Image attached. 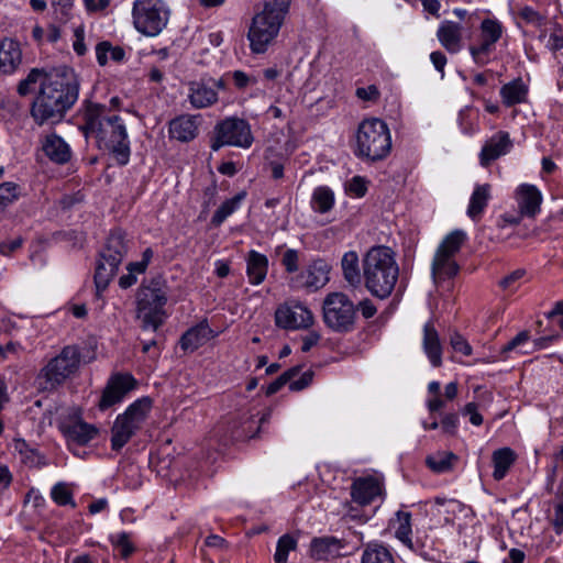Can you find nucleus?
<instances>
[{
  "mask_svg": "<svg viewBox=\"0 0 563 563\" xmlns=\"http://www.w3.org/2000/svg\"><path fill=\"white\" fill-rule=\"evenodd\" d=\"M80 130L93 139L99 150L114 154L121 165L130 158V141L123 120L103 104L89 103L82 113Z\"/></svg>",
  "mask_w": 563,
  "mask_h": 563,
  "instance_id": "f257e3e1",
  "label": "nucleus"
},
{
  "mask_svg": "<svg viewBox=\"0 0 563 563\" xmlns=\"http://www.w3.org/2000/svg\"><path fill=\"white\" fill-rule=\"evenodd\" d=\"M78 99V85L71 71L56 69L48 73L32 104V117L38 124L59 121Z\"/></svg>",
  "mask_w": 563,
  "mask_h": 563,
  "instance_id": "f03ea898",
  "label": "nucleus"
},
{
  "mask_svg": "<svg viewBox=\"0 0 563 563\" xmlns=\"http://www.w3.org/2000/svg\"><path fill=\"white\" fill-rule=\"evenodd\" d=\"M399 267L391 249L372 247L363 258V278L366 289L379 299L390 296L398 280Z\"/></svg>",
  "mask_w": 563,
  "mask_h": 563,
  "instance_id": "7ed1b4c3",
  "label": "nucleus"
},
{
  "mask_svg": "<svg viewBox=\"0 0 563 563\" xmlns=\"http://www.w3.org/2000/svg\"><path fill=\"white\" fill-rule=\"evenodd\" d=\"M291 0H264L263 10L256 13L250 25L247 38L254 54H263L278 36L289 12Z\"/></svg>",
  "mask_w": 563,
  "mask_h": 563,
  "instance_id": "20e7f679",
  "label": "nucleus"
},
{
  "mask_svg": "<svg viewBox=\"0 0 563 563\" xmlns=\"http://www.w3.org/2000/svg\"><path fill=\"white\" fill-rule=\"evenodd\" d=\"M391 134L385 121L367 118L360 122L355 132L354 155L365 162H379L391 152Z\"/></svg>",
  "mask_w": 563,
  "mask_h": 563,
  "instance_id": "39448f33",
  "label": "nucleus"
},
{
  "mask_svg": "<svg viewBox=\"0 0 563 563\" xmlns=\"http://www.w3.org/2000/svg\"><path fill=\"white\" fill-rule=\"evenodd\" d=\"M167 292L159 282L152 280L142 285L136 296V317L141 320L143 330L157 331L167 317L165 306Z\"/></svg>",
  "mask_w": 563,
  "mask_h": 563,
  "instance_id": "423d86ee",
  "label": "nucleus"
},
{
  "mask_svg": "<svg viewBox=\"0 0 563 563\" xmlns=\"http://www.w3.org/2000/svg\"><path fill=\"white\" fill-rule=\"evenodd\" d=\"M322 321L334 333H351L356 329V306L345 292L331 291L322 300Z\"/></svg>",
  "mask_w": 563,
  "mask_h": 563,
  "instance_id": "0eeeda50",
  "label": "nucleus"
},
{
  "mask_svg": "<svg viewBox=\"0 0 563 563\" xmlns=\"http://www.w3.org/2000/svg\"><path fill=\"white\" fill-rule=\"evenodd\" d=\"M170 11L164 0H134L132 22L134 29L148 37L157 36L166 27Z\"/></svg>",
  "mask_w": 563,
  "mask_h": 563,
  "instance_id": "6e6552de",
  "label": "nucleus"
},
{
  "mask_svg": "<svg viewBox=\"0 0 563 563\" xmlns=\"http://www.w3.org/2000/svg\"><path fill=\"white\" fill-rule=\"evenodd\" d=\"M152 408L148 397L132 402L123 413L119 415L111 429V448L121 450L130 439L141 429Z\"/></svg>",
  "mask_w": 563,
  "mask_h": 563,
  "instance_id": "1a4fd4ad",
  "label": "nucleus"
},
{
  "mask_svg": "<svg viewBox=\"0 0 563 563\" xmlns=\"http://www.w3.org/2000/svg\"><path fill=\"white\" fill-rule=\"evenodd\" d=\"M126 252L124 234L121 231L112 232L107 239L96 267L95 284L98 290L108 287L111 279L117 275Z\"/></svg>",
  "mask_w": 563,
  "mask_h": 563,
  "instance_id": "9d476101",
  "label": "nucleus"
},
{
  "mask_svg": "<svg viewBox=\"0 0 563 563\" xmlns=\"http://www.w3.org/2000/svg\"><path fill=\"white\" fill-rule=\"evenodd\" d=\"M253 142L250 123L238 117H228L216 124L210 147L214 152L223 146L250 148Z\"/></svg>",
  "mask_w": 563,
  "mask_h": 563,
  "instance_id": "9b49d317",
  "label": "nucleus"
},
{
  "mask_svg": "<svg viewBox=\"0 0 563 563\" xmlns=\"http://www.w3.org/2000/svg\"><path fill=\"white\" fill-rule=\"evenodd\" d=\"M79 364V349L76 345H67L40 371L38 378L44 379L45 389H54L69 378L78 369Z\"/></svg>",
  "mask_w": 563,
  "mask_h": 563,
  "instance_id": "f8f14e48",
  "label": "nucleus"
},
{
  "mask_svg": "<svg viewBox=\"0 0 563 563\" xmlns=\"http://www.w3.org/2000/svg\"><path fill=\"white\" fill-rule=\"evenodd\" d=\"M478 30V42L471 45L468 51L475 64L484 66L488 64L496 43L505 33V27L496 18H486L481 22Z\"/></svg>",
  "mask_w": 563,
  "mask_h": 563,
  "instance_id": "ddd939ff",
  "label": "nucleus"
},
{
  "mask_svg": "<svg viewBox=\"0 0 563 563\" xmlns=\"http://www.w3.org/2000/svg\"><path fill=\"white\" fill-rule=\"evenodd\" d=\"M331 266L321 258L313 260L296 276L291 277L289 285L296 289H306L309 292L318 291L330 280Z\"/></svg>",
  "mask_w": 563,
  "mask_h": 563,
  "instance_id": "4468645a",
  "label": "nucleus"
},
{
  "mask_svg": "<svg viewBox=\"0 0 563 563\" xmlns=\"http://www.w3.org/2000/svg\"><path fill=\"white\" fill-rule=\"evenodd\" d=\"M275 322L286 330L307 329L314 322L311 310L301 302L285 303L275 311Z\"/></svg>",
  "mask_w": 563,
  "mask_h": 563,
  "instance_id": "2eb2a0df",
  "label": "nucleus"
},
{
  "mask_svg": "<svg viewBox=\"0 0 563 563\" xmlns=\"http://www.w3.org/2000/svg\"><path fill=\"white\" fill-rule=\"evenodd\" d=\"M135 384L136 380L130 374L112 375L102 391L98 404L99 408L106 410L121 402L125 395L135 387Z\"/></svg>",
  "mask_w": 563,
  "mask_h": 563,
  "instance_id": "dca6fc26",
  "label": "nucleus"
},
{
  "mask_svg": "<svg viewBox=\"0 0 563 563\" xmlns=\"http://www.w3.org/2000/svg\"><path fill=\"white\" fill-rule=\"evenodd\" d=\"M514 146L510 134L506 131H498L492 135L483 145L478 158L483 167H488L494 161L507 155Z\"/></svg>",
  "mask_w": 563,
  "mask_h": 563,
  "instance_id": "f3484780",
  "label": "nucleus"
},
{
  "mask_svg": "<svg viewBox=\"0 0 563 563\" xmlns=\"http://www.w3.org/2000/svg\"><path fill=\"white\" fill-rule=\"evenodd\" d=\"M59 429L68 445H86L98 435V429L80 419L67 420L60 423Z\"/></svg>",
  "mask_w": 563,
  "mask_h": 563,
  "instance_id": "a211bd4d",
  "label": "nucleus"
},
{
  "mask_svg": "<svg viewBox=\"0 0 563 563\" xmlns=\"http://www.w3.org/2000/svg\"><path fill=\"white\" fill-rule=\"evenodd\" d=\"M542 199L534 185L522 184L516 189V201L522 217L534 218L540 212Z\"/></svg>",
  "mask_w": 563,
  "mask_h": 563,
  "instance_id": "6ab92c4d",
  "label": "nucleus"
},
{
  "mask_svg": "<svg viewBox=\"0 0 563 563\" xmlns=\"http://www.w3.org/2000/svg\"><path fill=\"white\" fill-rule=\"evenodd\" d=\"M383 494V484L375 477H361L354 481L351 488L353 501L368 505Z\"/></svg>",
  "mask_w": 563,
  "mask_h": 563,
  "instance_id": "aec40b11",
  "label": "nucleus"
},
{
  "mask_svg": "<svg viewBox=\"0 0 563 563\" xmlns=\"http://www.w3.org/2000/svg\"><path fill=\"white\" fill-rule=\"evenodd\" d=\"M199 117L181 114L169 122V135L179 142H190L198 135Z\"/></svg>",
  "mask_w": 563,
  "mask_h": 563,
  "instance_id": "412c9836",
  "label": "nucleus"
},
{
  "mask_svg": "<svg viewBox=\"0 0 563 563\" xmlns=\"http://www.w3.org/2000/svg\"><path fill=\"white\" fill-rule=\"evenodd\" d=\"M22 62V49L20 43L13 38L5 37L0 41V74L10 75L14 73Z\"/></svg>",
  "mask_w": 563,
  "mask_h": 563,
  "instance_id": "4be33fe9",
  "label": "nucleus"
},
{
  "mask_svg": "<svg viewBox=\"0 0 563 563\" xmlns=\"http://www.w3.org/2000/svg\"><path fill=\"white\" fill-rule=\"evenodd\" d=\"M344 548L342 540L333 536L313 538L310 543V556L318 561H327L341 555Z\"/></svg>",
  "mask_w": 563,
  "mask_h": 563,
  "instance_id": "5701e85b",
  "label": "nucleus"
},
{
  "mask_svg": "<svg viewBox=\"0 0 563 563\" xmlns=\"http://www.w3.org/2000/svg\"><path fill=\"white\" fill-rule=\"evenodd\" d=\"M437 37L441 45L451 54L462 49L463 26L453 21H443L437 31Z\"/></svg>",
  "mask_w": 563,
  "mask_h": 563,
  "instance_id": "b1692460",
  "label": "nucleus"
},
{
  "mask_svg": "<svg viewBox=\"0 0 563 563\" xmlns=\"http://www.w3.org/2000/svg\"><path fill=\"white\" fill-rule=\"evenodd\" d=\"M499 95L503 104L507 108H511L528 101L529 86L521 77H518L503 85Z\"/></svg>",
  "mask_w": 563,
  "mask_h": 563,
  "instance_id": "393cba45",
  "label": "nucleus"
},
{
  "mask_svg": "<svg viewBox=\"0 0 563 563\" xmlns=\"http://www.w3.org/2000/svg\"><path fill=\"white\" fill-rule=\"evenodd\" d=\"M245 262L249 283L254 286L261 285L265 280L268 272L267 256L255 250H251L245 257Z\"/></svg>",
  "mask_w": 563,
  "mask_h": 563,
  "instance_id": "a878e982",
  "label": "nucleus"
},
{
  "mask_svg": "<svg viewBox=\"0 0 563 563\" xmlns=\"http://www.w3.org/2000/svg\"><path fill=\"white\" fill-rule=\"evenodd\" d=\"M422 346L431 365L440 367L442 365V345L432 322H427L423 327Z\"/></svg>",
  "mask_w": 563,
  "mask_h": 563,
  "instance_id": "bb28decb",
  "label": "nucleus"
},
{
  "mask_svg": "<svg viewBox=\"0 0 563 563\" xmlns=\"http://www.w3.org/2000/svg\"><path fill=\"white\" fill-rule=\"evenodd\" d=\"M188 98L194 108L203 109L218 101V92L205 81H194L189 86Z\"/></svg>",
  "mask_w": 563,
  "mask_h": 563,
  "instance_id": "cd10ccee",
  "label": "nucleus"
},
{
  "mask_svg": "<svg viewBox=\"0 0 563 563\" xmlns=\"http://www.w3.org/2000/svg\"><path fill=\"white\" fill-rule=\"evenodd\" d=\"M213 338V331L207 322H200L187 330L180 338V347L195 351Z\"/></svg>",
  "mask_w": 563,
  "mask_h": 563,
  "instance_id": "c85d7f7f",
  "label": "nucleus"
},
{
  "mask_svg": "<svg viewBox=\"0 0 563 563\" xmlns=\"http://www.w3.org/2000/svg\"><path fill=\"white\" fill-rule=\"evenodd\" d=\"M492 198V186L489 184L476 185L466 210L467 216L473 221L481 220L488 202Z\"/></svg>",
  "mask_w": 563,
  "mask_h": 563,
  "instance_id": "c756f323",
  "label": "nucleus"
},
{
  "mask_svg": "<svg viewBox=\"0 0 563 563\" xmlns=\"http://www.w3.org/2000/svg\"><path fill=\"white\" fill-rule=\"evenodd\" d=\"M43 151L51 161L57 164L67 163L71 156L69 145L56 134L46 136L43 142Z\"/></svg>",
  "mask_w": 563,
  "mask_h": 563,
  "instance_id": "7c9ffc66",
  "label": "nucleus"
},
{
  "mask_svg": "<svg viewBox=\"0 0 563 563\" xmlns=\"http://www.w3.org/2000/svg\"><path fill=\"white\" fill-rule=\"evenodd\" d=\"M390 528L395 530V537L407 548L412 549L411 514L398 510L389 521Z\"/></svg>",
  "mask_w": 563,
  "mask_h": 563,
  "instance_id": "2f4dec72",
  "label": "nucleus"
},
{
  "mask_svg": "<svg viewBox=\"0 0 563 563\" xmlns=\"http://www.w3.org/2000/svg\"><path fill=\"white\" fill-rule=\"evenodd\" d=\"M341 268L344 280L352 287L357 288L362 283V274L358 265V255L355 251H349L343 254Z\"/></svg>",
  "mask_w": 563,
  "mask_h": 563,
  "instance_id": "473e14b6",
  "label": "nucleus"
},
{
  "mask_svg": "<svg viewBox=\"0 0 563 563\" xmlns=\"http://www.w3.org/2000/svg\"><path fill=\"white\" fill-rule=\"evenodd\" d=\"M492 461L494 465L493 477L501 481L516 461V453L510 448H501L493 452Z\"/></svg>",
  "mask_w": 563,
  "mask_h": 563,
  "instance_id": "72a5a7b5",
  "label": "nucleus"
},
{
  "mask_svg": "<svg viewBox=\"0 0 563 563\" xmlns=\"http://www.w3.org/2000/svg\"><path fill=\"white\" fill-rule=\"evenodd\" d=\"M96 58L99 66L103 67L109 60L114 63L125 62L126 52L121 46H114L109 41H102L96 45Z\"/></svg>",
  "mask_w": 563,
  "mask_h": 563,
  "instance_id": "f704fd0d",
  "label": "nucleus"
},
{
  "mask_svg": "<svg viewBox=\"0 0 563 563\" xmlns=\"http://www.w3.org/2000/svg\"><path fill=\"white\" fill-rule=\"evenodd\" d=\"M431 272L434 280L452 278L459 273V265L454 257L434 254Z\"/></svg>",
  "mask_w": 563,
  "mask_h": 563,
  "instance_id": "c9c22d12",
  "label": "nucleus"
},
{
  "mask_svg": "<svg viewBox=\"0 0 563 563\" xmlns=\"http://www.w3.org/2000/svg\"><path fill=\"white\" fill-rule=\"evenodd\" d=\"M479 399L482 402L478 401H470L465 404L460 412L463 417H467L470 420V423L474 427H479L484 422V418L482 413L479 412V409L484 407L485 404H490L493 401V394L488 390H484L479 395Z\"/></svg>",
  "mask_w": 563,
  "mask_h": 563,
  "instance_id": "e433bc0d",
  "label": "nucleus"
},
{
  "mask_svg": "<svg viewBox=\"0 0 563 563\" xmlns=\"http://www.w3.org/2000/svg\"><path fill=\"white\" fill-rule=\"evenodd\" d=\"M456 461L457 456L448 451H439L426 457L427 466L437 474L452 471Z\"/></svg>",
  "mask_w": 563,
  "mask_h": 563,
  "instance_id": "4c0bfd02",
  "label": "nucleus"
},
{
  "mask_svg": "<svg viewBox=\"0 0 563 563\" xmlns=\"http://www.w3.org/2000/svg\"><path fill=\"white\" fill-rule=\"evenodd\" d=\"M361 563H395V560L387 547L378 542H369L363 551Z\"/></svg>",
  "mask_w": 563,
  "mask_h": 563,
  "instance_id": "58836bf2",
  "label": "nucleus"
},
{
  "mask_svg": "<svg viewBox=\"0 0 563 563\" xmlns=\"http://www.w3.org/2000/svg\"><path fill=\"white\" fill-rule=\"evenodd\" d=\"M14 450L18 452L22 463L30 467H38L45 465L44 456L36 449L31 448L25 440L18 439L14 441Z\"/></svg>",
  "mask_w": 563,
  "mask_h": 563,
  "instance_id": "ea45409f",
  "label": "nucleus"
},
{
  "mask_svg": "<svg viewBox=\"0 0 563 563\" xmlns=\"http://www.w3.org/2000/svg\"><path fill=\"white\" fill-rule=\"evenodd\" d=\"M334 194L327 186L314 188L311 197V207L319 213L329 212L334 206Z\"/></svg>",
  "mask_w": 563,
  "mask_h": 563,
  "instance_id": "a19ab883",
  "label": "nucleus"
},
{
  "mask_svg": "<svg viewBox=\"0 0 563 563\" xmlns=\"http://www.w3.org/2000/svg\"><path fill=\"white\" fill-rule=\"evenodd\" d=\"M466 240V233L462 230H454L449 233L437 249V254L454 257Z\"/></svg>",
  "mask_w": 563,
  "mask_h": 563,
  "instance_id": "79ce46f5",
  "label": "nucleus"
},
{
  "mask_svg": "<svg viewBox=\"0 0 563 563\" xmlns=\"http://www.w3.org/2000/svg\"><path fill=\"white\" fill-rule=\"evenodd\" d=\"M245 198V192H240L231 199L225 200L213 213L211 222L213 225H221L228 217L235 212Z\"/></svg>",
  "mask_w": 563,
  "mask_h": 563,
  "instance_id": "37998d69",
  "label": "nucleus"
},
{
  "mask_svg": "<svg viewBox=\"0 0 563 563\" xmlns=\"http://www.w3.org/2000/svg\"><path fill=\"white\" fill-rule=\"evenodd\" d=\"M297 548V540L290 534L282 536L276 545L274 561L276 563H287L289 552L295 551Z\"/></svg>",
  "mask_w": 563,
  "mask_h": 563,
  "instance_id": "c03bdc74",
  "label": "nucleus"
},
{
  "mask_svg": "<svg viewBox=\"0 0 563 563\" xmlns=\"http://www.w3.org/2000/svg\"><path fill=\"white\" fill-rule=\"evenodd\" d=\"M109 541L123 559H128L135 550L131 541V534L125 531L110 534Z\"/></svg>",
  "mask_w": 563,
  "mask_h": 563,
  "instance_id": "a18cd8bd",
  "label": "nucleus"
},
{
  "mask_svg": "<svg viewBox=\"0 0 563 563\" xmlns=\"http://www.w3.org/2000/svg\"><path fill=\"white\" fill-rule=\"evenodd\" d=\"M51 497L58 506H71L76 507V503L73 497V493L65 483H57L52 487Z\"/></svg>",
  "mask_w": 563,
  "mask_h": 563,
  "instance_id": "49530a36",
  "label": "nucleus"
},
{
  "mask_svg": "<svg viewBox=\"0 0 563 563\" xmlns=\"http://www.w3.org/2000/svg\"><path fill=\"white\" fill-rule=\"evenodd\" d=\"M268 419V415H262L260 418L255 419L254 417L246 418L242 423L241 432H238V439H253L257 432L260 431L261 423L266 422Z\"/></svg>",
  "mask_w": 563,
  "mask_h": 563,
  "instance_id": "de8ad7c7",
  "label": "nucleus"
},
{
  "mask_svg": "<svg viewBox=\"0 0 563 563\" xmlns=\"http://www.w3.org/2000/svg\"><path fill=\"white\" fill-rule=\"evenodd\" d=\"M19 197V187L16 184L5 181L0 185V211L15 201Z\"/></svg>",
  "mask_w": 563,
  "mask_h": 563,
  "instance_id": "09e8293b",
  "label": "nucleus"
},
{
  "mask_svg": "<svg viewBox=\"0 0 563 563\" xmlns=\"http://www.w3.org/2000/svg\"><path fill=\"white\" fill-rule=\"evenodd\" d=\"M299 371L300 368L296 366L283 373L278 378H276L267 386L266 394H276L284 385L289 384V380H291L292 377H296L299 374Z\"/></svg>",
  "mask_w": 563,
  "mask_h": 563,
  "instance_id": "8fccbe9b",
  "label": "nucleus"
},
{
  "mask_svg": "<svg viewBox=\"0 0 563 563\" xmlns=\"http://www.w3.org/2000/svg\"><path fill=\"white\" fill-rule=\"evenodd\" d=\"M367 184L365 177L354 176L345 184V190L354 197L362 198L367 191Z\"/></svg>",
  "mask_w": 563,
  "mask_h": 563,
  "instance_id": "3c124183",
  "label": "nucleus"
},
{
  "mask_svg": "<svg viewBox=\"0 0 563 563\" xmlns=\"http://www.w3.org/2000/svg\"><path fill=\"white\" fill-rule=\"evenodd\" d=\"M471 109L465 107L459 112V124L462 132L466 135H473L478 131V125L471 119Z\"/></svg>",
  "mask_w": 563,
  "mask_h": 563,
  "instance_id": "603ef678",
  "label": "nucleus"
},
{
  "mask_svg": "<svg viewBox=\"0 0 563 563\" xmlns=\"http://www.w3.org/2000/svg\"><path fill=\"white\" fill-rule=\"evenodd\" d=\"M450 344L455 352L461 353L464 356H470L473 353V349L468 341L457 332L451 334Z\"/></svg>",
  "mask_w": 563,
  "mask_h": 563,
  "instance_id": "864d4df0",
  "label": "nucleus"
},
{
  "mask_svg": "<svg viewBox=\"0 0 563 563\" xmlns=\"http://www.w3.org/2000/svg\"><path fill=\"white\" fill-rule=\"evenodd\" d=\"M545 46L552 53H556L563 48V27L561 25H555L553 27L549 34Z\"/></svg>",
  "mask_w": 563,
  "mask_h": 563,
  "instance_id": "5fc2aeb1",
  "label": "nucleus"
},
{
  "mask_svg": "<svg viewBox=\"0 0 563 563\" xmlns=\"http://www.w3.org/2000/svg\"><path fill=\"white\" fill-rule=\"evenodd\" d=\"M525 269H516L500 279L499 286L506 291L514 292L518 288L517 283L525 276Z\"/></svg>",
  "mask_w": 563,
  "mask_h": 563,
  "instance_id": "6e6d98bb",
  "label": "nucleus"
},
{
  "mask_svg": "<svg viewBox=\"0 0 563 563\" xmlns=\"http://www.w3.org/2000/svg\"><path fill=\"white\" fill-rule=\"evenodd\" d=\"M282 264L287 273H296L299 267V255L294 249H288L282 258Z\"/></svg>",
  "mask_w": 563,
  "mask_h": 563,
  "instance_id": "4d7b16f0",
  "label": "nucleus"
},
{
  "mask_svg": "<svg viewBox=\"0 0 563 563\" xmlns=\"http://www.w3.org/2000/svg\"><path fill=\"white\" fill-rule=\"evenodd\" d=\"M355 95L358 99L371 102L377 101L380 97L379 89L375 85L358 87L355 91Z\"/></svg>",
  "mask_w": 563,
  "mask_h": 563,
  "instance_id": "13d9d810",
  "label": "nucleus"
},
{
  "mask_svg": "<svg viewBox=\"0 0 563 563\" xmlns=\"http://www.w3.org/2000/svg\"><path fill=\"white\" fill-rule=\"evenodd\" d=\"M74 42L73 48L77 55L82 56L87 52V47L85 45V27L82 24H79L74 29Z\"/></svg>",
  "mask_w": 563,
  "mask_h": 563,
  "instance_id": "bf43d9fd",
  "label": "nucleus"
},
{
  "mask_svg": "<svg viewBox=\"0 0 563 563\" xmlns=\"http://www.w3.org/2000/svg\"><path fill=\"white\" fill-rule=\"evenodd\" d=\"M441 428L444 433L455 434L459 427V416L457 413L450 412L444 415L441 420Z\"/></svg>",
  "mask_w": 563,
  "mask_h": 563,
  "instance_id": "052dcab7",
  "label": "nucleus"
},
{
  "mask_svg": "<svg viewBox=\"0 0 563 563\" xmlns=\"http://www.w3.org/2000/svg\"><path fill=\"white\" fill-rule=\"evenodd\" d=\"M312 377L313 373L311 371L303 372L298 379H295V377H292V379L289 380V389L292 391H299L305 389L312 382Z\"/></svg>",
  "mask_w": 563,
  "mask_h": 563,
  "instance_id": "680f3d73",
  "label": "nucleus"
},
{
  "mask_svg": "<svg viewBox=\"0 0 563 563\" xmlns=\"http://www.w3.org/2000/svg\"><path fill=\"white\" fill-rule=\"evenodd\" d=\"M519 16L528 23L540 25L543 21V16L534 10L532 7H523L519 11Z\"/></svg>",
  "mask_w": 563,
  "mask_h": 563,
  "instance_id": "e2e57ef3",
  "label": "nucleus"
},
{
  "mask_svg": "<svg viewBox=\"0 0 563 563\" xmlns=\"http://www.w3.org/2000/svg\"><path fill=\"white\" fill-rule=\"evenodd\" d=\"M356 306V312L360 311L362 317L364 319H371L373 318L376 312H377V308L376 306L374 305V302L368 299V298H365L363 300H361Z\"/></svg>",
  "mask_w": 563,
  "mask_h": 563,
  "instance_id": "0e129e2a",
  "label": "nucleus"
},
{
  "mask_svg": "<svg viewBox=\"0 0 563 563\" xmlns=\"http://www.w3.org/2000/svg\"><path fill=\"white\" fill-rule=\"evenodd\" d=\"M22 245V239L15 238L10 241H3L0 243V254L4 256H9L12 253H14L16 250H19Z\"/></svg>",
  "mask_w": 563,
  "mask_h": 563,
  "instance_id": "69168bd1",
  "label": "nucleus"
},
{
  "mask_svg": "<svg viewBox=\"0 0 563 563\" xmlns=\"http://www.w3.org/2000/svg\"><path fill=\"white\" fill-rule=\"evenodd\" d=\"M430 59L434 68L441 74V77H444V68L448 63L446 56L440 52L435 51L430 54Z\"/></svg>",
  "mask_w": 563,
  "mask_h": 563,
  "instance_id": "338daca9",
  "label": "nucleus"
},
{
  "mask_svg": "<svg viewBox=\"0 0 563 563\" xmlns=\"http://www.w3.org/2000/svg\"><path fill=\"white\" fill-rule=\"evenodd\" d=\"M529 340V334L527 331L519 332L514 339H511L504 347L503 352H509L516 350L521 346Z\"/></svg>",
  "mask_w": 563,
  "mask_h": 563,
  "instance_id": "774afa93",
  "label": "nucleus"
}]
</instances>
